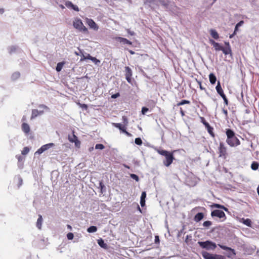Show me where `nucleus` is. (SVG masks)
I'll use <instances>...</instances> for the list:
<instances>
[{
  "label": "nucleus",
  "mask_w": 259,
  "mask_h": 259,
  "mask_svg": "<svg viewBox=\"0 0 259 259\" xmlns=\"http://www.w3.org/2000/svg\"><path fill=\"white\" fill-rule=\"evenodd\" d=\"M226 134L227 136L226 142L230 147H236L240 145V141L235 136L233 131L231 129H227Z\"/></svg>",
  "instance_id": "nucleus-1"
},
{
  "label": "nucleus",
  "mask_w": 259,
  "mask_h": 259,
  "mask_svg": "<svg viewBox=\"0 0 259 259\" xmlns=\"http://www.w3.org/2000/svg\"><path fill=\"white\" fill-rule=\"evenodd\" d=\"M113 125L116 128H118L119 130L123 132V131H125L126 130V127L125 125H123L119 123H113Z\"/></svg>",
  "instance_id": "nucleus-22"
},
{
  "label": "nucleus",
  "mask_w": 259,
  "mask_h": 259,
  "mask_svg": "<svg viewBox=\"0 0 259 259\" xmlns=\"http://www.w3.org/2000/svg\"><path fill=\"white\" fill-rule=\"evenodd\" d=\"M29 150H30V149H29V148L28 147H25L23 149V150H22V151L21 152V153H22V155H26L28 153V152H29Z\"/></svg>",
  "instance_id": "nucleus-31"
},
{
  "label": "nucleus",
  "mask_w": 259,
  "mask_h": 259,
  "mask_svg": "<svg viewBox=\"0 0 259 259\" xmlns=\"http://www.w3.org/2000/svg\"><path fill=\"white\" fill-rule=\"evenodd\" d=\"M217 93L221 96L225 95L224 91L221 87L220 82L218 81L217 85L215 87Z\"/></svg>",
  "instance_id": "nucleus-17"
},
{
  "label": "nucleus",
  "mask_w": 259,
  "mask_h": 259,
  "mask_svg": "<svg viewBox=\"0 0 259 259\" xmlns=\"http://www.w3.org/2000/svg\"><path fill=\"white\" fill-rule=\"evenodd\" d=\"M43 112H44L42 111H39L37 109H33L32 110V114H31V119H32L35 118L39 114H42Z\"/></svg>",
  "instance_id": "nucleus-18"
},
{
  "label": "nucleus",
  "mask_w": 259,
  "mask_h": 259,
  "mask_svg": "<svg viewBox=\"0 0 259 259\" xmlns=\"http://www.w3.org/2000/svg\"><path fill=\"white\" fill-rule=\"evenodd\" d=\"M42 222V216L40 214H39V215H38V218L37 222H36V226L39 229H41Z\"/></svg>",
  "instance_id": "nucleus-25"
},
{
  "label": "nucleus",
  "mask_w": 259,
  "mask_h": 259,
  "mask_svg": "<svg viewBox=\"0 0 259 259\" xmlns=\"http://www.w3.org/2000/svg\"><path fill=\"white\" fill-rule=\"evenodd\" d=\"M198 243L201 248L207 250H214L217 247L216 244L211 241H199Z\"/></svg>",
  "instance_id": "nucleus-4"
},
{
  "label": "nucleus",
  "mask_w": 259,
  "mask_h": 259,
  "mask_svg": "<svg viewBox=\"0 0 259 259\" xmlns=\"http://www.w3.org/2000/svg\"><path fill=\"white\" fill-rule=\"evenodd\" d=\"M211 224H212L211 222H210L209 221H206L203 223V225L204 227H209L210 226H211Z\"/></svg>",
  "instance_id": "nucleus-36"
},
{
  "label": "nucleus",
  "mask_w": 259,
  "mask_h": 259,
  "mask_svg": "<svg viewBox=\"0 0 259 259\" xmlns=\"http://www.w3.org/2000/svg\"><path fill=\"white\" fill-rule=\"evenodd\" d=\"M208 77L209 81L211 83V84H214L217 81V77L213 73H211L209 74Z\"/></svg>",
  "instance_id": "nucleus-21"
},
{
  "label": "nucleus",
  "mask_w": 259,
  "mask_h": 259,
  "mask_svg": "<svg viewBox=\"0 0 259 259\" xmlns=\"http://www.w3.org/2000/svg\"><path fill=\"white\" fill-rule=\"evenodd\" d=\"M210 44L213 46L216 51H221L223 47L221 46L218 42H216L213 40H210Z\"/></svg>",
  "instance_id": "nucleus-16"
},
{
  "label": "nucleus",
  "mask_w": 259,
  "mask_h": 259,
  "mask_svg": "<svg viewBox=\"0 0 259 259\" xmlns=\"http://www.w3.org/2000/svg\"><path fill=\"white\" fill-rule=\"evenodd\" d=\"M86 59L91 60L92 56H91L89 54H87V56H85Z\"/></svg>",
  "instance_id": "nucleus-54"
},
{
  "label": "nucleus",
  "mask_w": 259,
  "mask_h": 259,
  "mask_svg": "<svg viewBox=\"0 0 259 259\" xmlns=\"http://www.w3.org/2000/svg\"><path fill=\"white\" fill-rule=\"evenodd\" d=\"M100 186L101 189H102L103 188V187H104V185L102 183H100Z\"/></svg>",
  "instance_id": "nucleus-59"
},
{
  "label": "nucleus",
  "mask_w": 259,
  "mask_h": 259,
  "mask_svg": "<svg viewBox=\"0 0 259 259\" xmlns=\"http://www.w3.org/2000/svg\"><path fill=\"white\" fill-rule=\"evenodd\" d=\"M54 144L50 143L47 144L42 145L39 149H38L35 153V154H40L44 151L54 146Z\"/></svg>",
  "instance_id": "nucleus-8"
},
{
  "label": "nucleus",
  "mask_w": 259,
  "mask_h": 259,
  "mask_svg": "<svg viewBox=\"0 0 259 259\" xmlns=\"http://www.w3.org/2000/svg\"><path fill=\"white\" fill-rule=\"evenodd\" d=\"M154 2V0H145L144 2L145 4H151Z\"/></svg>",
  "instance_id": "nucleus-49"
},
{
  "label": "nucleus",
  "mask_w": 259,
  "mask_h": 259,
  "mask_svg": "<svg viewBox=\"0 0 259 259\" xmlns=\"http://www.w3.org/2000/svg\"><path fill=\"white\" fill-rule=\"evenodd\" d=\"M148 111V108L145 107H144L142 109V113L143 114H145V113Z\"/></svg>",
  "instance_id": "nucleus-42"
},
{
  "label": "nucleus",
  "mask_w": 259,
  "mask_h": 259,
  "mask_svg": "<svg viewBox=\"0 0 259 259\" xmlns=\"http://www.w3.org/2000/svg\"><path fill=\"white\" fill-rule=\"evenodd\" d=\"M97 230V228L96 226H92L88 228L87 231L89 233H93L96 232Z\"/></svg>",
  "instance_id": "nucleus-30"
},
{
  "label": "nucleus",
  "mask_w": 259,
  "mask_h": 259,
  "mask_svg": "<svg viewBox=\"0 0 259 259\" xmlns=\"http://www.w3.org/2000/svg\"><path fill=\"white\" fill-rule=\"evenodd\" d=\"M155 243H159V238L158 236H156L155 237Z\"/></svg>",
  "instance_id": "nucleus-53"
},
{
  "label": "nucleus",
  "mask_w": 259,
  "mask_h": 259,
  "mask_svg": "<svg viewBox=\"0 0 259 259\" xmlns=\"http://www.w3.org/2000/svg\"><path fill=\"white\" fill-rule=\"evenodd\" d=\"M223 112L226 115V116H228V111H227V110L226 109H223Z\"/></svg>",
  "instance_id": "nucleus-55"
},
{
  "label": "nucleus",
  "mask_w": 259,
  "mask_h": 259,
  "mask_svg": "<svg viewBox=\"0 0 259 259\" xmlns=\"http://www.w3.org/2000/svg\"><path fill=\"white\" fill-rule=\"evenodd\" d=\"M65 62H59L57 64V66H56V70L57 72H60L64 65L65 64Z\"/></svg>",
  "instance_id": "nucleus-26"
},
{
  "label": "nucleus",
  "mask_w": 259,
  "mask_h": 259,
  "mask_svg": "<svg viewBox=\"0 0 259 259\" xmlns=\"http://www.w3.org/2000/svg\"><path fill=\"white\" fill-rule=\"evenodd\" d=\"M79 105L80 107H81L82 108L84 109L85 110H87L88 108V106L87 104L79 103Z\"/></svg>",
  "instance_id": "nucleus-43"
},
{
  "label": "nucleus",
  "mask_w": 259,
  "mask_h": 259,
  "mask_svg": "<svg viewBox=\"0 0 259 259\" xmlns=\"http://www.w3.org/2000/svg\"><path fill=\"white\" fill-rule=\"evenodd\" d=\"M205 126L207 130L208 129L209 127H211V126L208 122L206 124H205Z\"/></svg>",
  "instance_id": "nucleus-56"
},
{
  "label": "nucleus",
  "mask_w": 259,
  "mask_h": 259,
  "mask_svg": "<svg viewBox=\"0 0 259 259\" xmlns=\"http://www.w3.org/2000/svg\"><path fill=\"white\" fill-rule=\"evenodd\" d=\"M123 133H125V135L126 136H127L128 137H131L132 136V134L130 133H128V132H127L126 131V130L125 131H123Z\"/></svg>",
  "instance_id": "nucleus-50"
},
{
  "label": "nucleus",
  "mask_w": 259,
  "mask_h": 259,
  "mask_svg": "<svg viewBox=\"0 0 259 259\" xmlns=\"http://www.w3.org/2000/svg\"><path fill=\"white\" fill-rule=\"evenodd\" d=\"M86 23L90 26L91 28H92L95 30H97L99 29L98 26L92 19L86 18Z\"/></svg>",
  "instance_id": "nucleus-11"
},
{
  "label": "nucleus",
  "mask_w": 259,
  "mask_h": 259,
  "mask_svg": "<svg viewBox=\"0 0 259 259\" xmlns=\"http://www.w3.org/2000/svg\"><path fill=\"white\" fill-rule=\"evenodd\" d=\"M115 39L116 40H117L118 41H119L121 43H123L124 44H127L129 45H132V42L131 41L128 40L126 38H123L122 37H117L115 38Z\"/></svg>",
  "instance_id": "nucleus-14"
},
{
  "label": "nucleus",
  "mask_w": 259,
  "mask_h": 259,
  "mask_svg": "<svg viewBox=\"0 0 259 259\" xmlns=\"http://www.w3.org/2000/svg\"><path fill=\"white\" fill-rule=\"evenodd\" d=\"M196 81L198 83V84H199V88H200V89L201 90H205V88H203L202 86V84H201V82L199 80H198L197 79H196Z\"/></svg>",
  "instance_id": "nucleus-41"
},
{
  "label": "nucleus",
  "mask_w": 259,
  "mask_h": 259,
  "mask_svg": "<svg viewBox=\"0 0 259 259\" xmlns=\"http://www.w3.org/2000/svg\"><path fill=\"white\" fill-rule=\"evenodd\" d=\"M211 215L212 217H217L220 219L221 218H224L226 219V215L224 212L222 210H219V209H215L211 211Z\"/></svg>",
  "instance_id": "nucleus-9"
},
{
  "label": "nucleus",
  "mask_w": 259,
  "mask_h": 259,
  "mask_svg": "<svg viewBox=\"0 0 259 259\" xmlns=\"http://www.w3.org/2000/svg\"><path fill=\"white\" fill-rule=\"evenodd\" d=\"M122 119H123L124 123L125 125H126L128 123V120H127V118L125 116H123Z\"/></svg>",
  "instance_id": "nucleus-48"
},
{
  "label": "nucleus",
  "mask_w": 259,
  "mask_h": 259,
  "mask_svg": "<svg viewBox=\"0 0 259 259\" xmlns=\"http://www.w3.org/2000/svg\"><path fill=\"white\" fill-rule=\"evenodd\" d=\"M120 96L119 93H117L116 94H113L111 96V98L113 99H115L117 97H118Z\"/></svg>",
  "instance_id": "nucleus-47"
},
{
  "label": "nucleus",
  "mask_w": 259,
  "mask_h": 259,
  "mask_svg": "<svg viewBox=\"0 0 259 259\" xmlns=\"http://www.w3.org/2000/svg\"><path fill=\"white\" fill-rule=\"evenodd\" d=\"M181 101L183 105L190 104V101H189V100H183Z\"/></svg>",
  "instance_id": "nucleus-45"
},
{
  "label": "nucleus",
  "mask_w": 259,
  "mask_h": 259,
  "mask_svg": "<svg viewBox=\"0 0 259 259\" xmlns=\"http://www.w3.org/2000/svg\"><path fill=\"white\" fill-rule=\"evenodd\" d=\"M210 33L211 36L214 39H218L219 38V35L218 33L215 30L210 29Z\"/></svg>",
  "instance_id": "nucleus-24"
},
{
  "label": "nucleus",
  "mask_w": 259,
  "mask_h": 259,
  "mask_svg": "<svg viewBox=\"0 0 259 259\" xmlns=\"http://www.w3.org/2000/svg\"><path fill=\"white\" fill-rule=\"evenodd\" d=\"M4 12V9L3 8H0V14H3Z\"/></svg>",
  "instance_id": "nucleus-60"
},
{
  "label": "nucleus",
  "mask_w": 259,
  "mask_h": 259,
  "mask_svg": "<svg viewBox=\"0 0 259 259\" xmlns=\"http://www.w3.org/2000/svg\"><path fill=\"white\" fill-rule=\"evenodd\" d=\"M201 122L205 125V124H206L207 122L206 121L205 118L203 117H200Z\"/></svg>",
  "instance_id": "nucleus-46"
},
{
  "label": "nucleus",
  "mask_w": 259,
  "mask_h": 259,
  "mask_svg": "<svg viewBox=\"0 0 259 259\" xmlns=\"http://www.w3.org/2000/svg\"><path fill=\"white\" fill-rule=\"evenodd\" d=\"M130 176L132 179L136 180L137 182L139 181V178L137 175L132 174L130 175Z\"/></svg>",
  "instance_id": "nucleus-38"
},
{
  "label": "nucleus",
  "mask_w": 259,
  "mask_h": 259,
  "mask_svg": "<svg viewBox=\"0 0 259 259\" xmlns=\"http://www.w3.org/2000/svg\"><path fill=\"white\" fill-rule=\"evenodd\" d=\"M211 207L217 208H221V209H222V208H224V205H221V204H216V203L213 204L211 205Z\"/></svg>",
  "instance_id": "nucleus-35"
},
{
  "label": "nucleus",
  "mask_w": 259,
  "mask_h": 259,
  "mask_svg": "<svg viewBox=\"0 0 259 259\" xmlns=\"http://www.w3.org/2000/svg\"><path fill=\"white\" fill-rule=\"evenodd\" d=\"M221 97L223 99L224 103L225 104V105L227 106L228 105V100L226 95H224L222 96Z\"/></svg>",
  "instance_id": "nucleus-39"
},
{
  "label": "nucleus",
  "mask_w": 259,
  "mask_h": 259,
  "mask_svg": "<svg viewBox=\"0 0 259 259\" xmlns=\"http://www.w3.org/2000/svg\"><path fill=\"white\" fill-rule=\"evenodd\" d=\"M105 146L102 144H97L95 146V149L102 150L104 149Z\"/></svg>",
  "instance_id": "nucleus-34"
},
{
  "label": "nucleus",
  "mask_w": 259,
  "mask_h": 259,
  "mask_svg": "<svg viewBox=\"0 0 259 259\" xmlns=\"http://www.w3.org/2000/svg\"><path fill=\"white\" fill-rule=\"evenodd\" d=\"M204 214L202 212H198L194 217V221L198 222L203 219Z\"/></svg>",
  "instance_id": "nucleus-20"
},
{
  "label": "nucleus",
  "mask_w": 259,
  "mask_h": 259,
  "mask_svg": "<svg viewBox=\"0 0 259 259\" xmlns=\"http://www.w3.org/2000/svg\"><path fill=\"white\" fill-rule=\"evenodd\" d=\"M86 60V58H85V56L82 54V56H81V59H80V61H83L84 60Z\"/></svg>",
  "instance_id": "nucleus-52"
},
{
  "label": "nucleus",
  "mask_w": 259,
  "mask_h": 259,
  "mask_svg": "<svg viewBox=\"0 0 259 259\" xmlns=\"http://www.w3.org/2000/svg\"><path fill=\"white\" fill-rule=\"evenodd\" d=\"M219 246V247L220 248H221L222 249H224V250H229V251H231L233 254L234 255H235L236 254V252H235V251L234 249L231 248V247H227L226 246H224V245H221V244H219L218 245Z\"/></svg>",
  "instance_id": "nucleus-23"
},
{
  "label": "nucleus",
  "mask_w": 259,
  "mask_h": 259,
  "mask_svg": "<svg viewBox=\"0 0 259 259\" xmlns=\"http://www.w3.org/2000/svg\"><path fill=\"white\" fill-rule=\"evenodd\" d=\"M135 143L138 145H141L142 144V141L140 138H137L135 140Z\"/></svg>",
  "instance_id": "nucleus-33"
},
{
  "label": "nucleus",
  "mask_w": 259,
  "mask_h": 259,
  "mask_svg": "<svg viewBox=\"0 0 259 259\" xmlns=\"http://www.w3.org/2000/svg\"><path fill=\"white\" fill-rule=\"evenodd\" d=\"M146 197V193L145 192H143L141 194L140 204L142 207L145 205V198Z\"/></svg>",
  "instance_id": "nucleus-19"
},
{
  "label": "nucleus",
  "mask_w": 259,
  "mask_h": 259,
  "mask_svg": "<svg viewBox=\"0 0 259 259\" xmlns=\"http://www.w3.org/2000/svg\"><path fill=\"white\" fill-rule=\"evenodd\" d=\"M68 239L72 240L74 237V235L72 233H68L67 235Z\"/></svg>",
  "instance_id": "nucleus-40"
},
{
  "label": "nucleus",
  "mask_w": 259,
  "mask_h": 259,
  "mask_svg": "<svg viewBox=\"0 0 259 259\" xmlns=\"http://www.w3.org/2000/svg\"><path fill=\"white\" fill-rule=\"evenodd\" d=\"M98 243L101 247L103 248H107V244L105 243L104 240L102 239H100L98 240Z\"/></svg>",
  "instance_id": "nucleus-27"
},
{
  "label": "nucleus",
  "mask_w": 259,
  "mask_h": 259,
  "mask_svg": "<svg viewBox=\"0 0 259 259\" xmlns=\"http://www.w3.org/2000/svg\"><path fill=\"white\" fill-rule=\"evenodd\" d=\"M26 120V116H23L22 118V121H25Z\"/></svg>",
  "instance_id": "nucleus-61"
},
{
  "label": "nucleus",
  "mask_w": 259,
  "mask_h": 259,
  "mask_svg": "<svg viewBox=\"0 0 259 259\" xmlns=\"http://www.w3.org/2000/svg\"><path fill=\"white\" fill-rule=\"evenodd\" d=\"M180 113L182 116H184L185 115V112L182 108H180Z\"/></svg>",
  "instance_id": "nucleus-51"
},
{
  "label": "nucleus",
  "mask_w": 259,
  "mask_h": 259,
  "mask_svg": "<svg viewBox=\"0 0 259 259\" xmlns=\"http://www.w3.org/2000/svg\"><path fill=\"white\" fill-rule=\"evenodd\" d=\"M226 44L228 45V47H226V48L223 47L222 49L223 50H222L221 51L223 52V53L225 55L230 54L231 56H232V50H231V47L229 45V43L227 42V43H226Z\"/></svg>",
  "instance_id": "nucleus-15"
},
{
  "label": "nucleus",
  "mask_w": 259,
  "mask_h": 259,
  "mask_svg": "<svg viewBox=\"0 0 259 259\" xmlns=\"http://www.w3.org/2000/svg\"><path fill=\"white\" fill-rule=\"evenodd\" d=\"M235 34H236L235 31H234V33L230 35V38L233 37Z\"/></svg>",
  "instance_id": "nucleus-62"
},
{
  "label": "nucleus",
  "mask_w": 259,
  "mask_h": 259,
  "mask_svg": "<svg viewBox=\"0 0 259 259\" xmlns=\"http://www.w3.org/2000/svg\"><path fill=\"white\" fill-rule=\"evenodd\" d=\"M23 183V180L21 178L19 177L18 178V187H20Z\"/></svg>",
  "instance_id": "nucleus-44"
},
{
  "label": "nucleus",
  "mask_w": 259,
  "mask_h": 259,
  "mask_svg": "<svg viewBox=\"0 0 259 259\" xmlns=\"http://www.w3.org/2000/svg\"><path fill=\"white\" fill-rule=\"evenodd\" d=\"M201 254L204 259H225L223 255L213 254L207 251H202Z\"/></svg>",
  "instance_id": "nucleus-6"
},
{
  "label": "nucleus",
  "mask_w": 259,
  "mask_h": 259,
  "mask_svg": "<svg viewBox=\"0 0 259 259\" xmlns=\"http://www.w3.org/2000/svg\"><path fill=\"white\" fill-rule=\"evenodd\" d=\"M259 164L257 162L254 161L251 163V168L252 170H256L258 168Z\"/></svg>",
  "instance_id": "nucleus-28"
},
{
  "label": "nucleus",
  "mask_w": 259,
  "mask_h": 259,
  "mask_svg": "<svg viewBox=\"0 0 259 259\" xmlns=\"http://www.w3.org/2000/svg\"><path fill=\"white\" fill-rule=\"evenodd\" d=\"M181 105H183V104L182 103V101H181V102H179V103H178L177 104V106H181Z\"/></svg>",
  "instance_id": "nucleus-63"
},
{
  "label": "nucleus",
  "mask_w": 259,
  "mask_h": 259,
  "mask_svg": "<svg viewBox=\"0 0 259 259\" xmlns=\"http://www.w3.org/2000/svg\"><path fill=\"white\" fill-rule=\"evenodd\" d=\"M91 60H92L95 64H98L100 63V61L95 57H92Z\"/></svg>",
  "instance_id": "nucleus-37"
},
{
  "label": "nucleus",
  "mask_w": 259,
  "mask_h": 259,
  "mask_svg": "<svg viewBox=\"0 0 259 259\" xmlns=\"http://www.w3.org/2000/svg\"><path fill=\"white\" fill-rule=\"evenodd\" d=\"M73 27L80 32L88 33L89 31L86 27L83 25L82 21L79 18H75L73 21Z\"/></svg>",
  "instance_id": "nucleus-3"
},
{
  "label": "nucleus",
  "mask_w": 259,
  "mask_h": 259,
  "mask_svg": "<svg viewBox=\"0 0 259 259\" xmlns=\"http://www.w3.org/2000/svg\"><path fill=\"white\" fill-rule=\"evenodd\" d=\"M65 5L67 8L69 9H72L77 12L79 11L78 7L76 5L73 4L70 1H67L65 2Z\"/></svg>",
  "instance_id": "nucleus-12"
},
{
  "label": "nucleus",
  "mask_w": 259,
  "mask_h": 259,
  "mask_svg": "<svg viewBox=\"0 0 259 259\" xmlns=\"http://www.w3.org/2000/svg\"><path fill=\"white\" fill-rule=\"evenodd\" d=\"M242 223L244 225H246V226H247L248 227H250L251 226V220L249 219H245L243 218L242 219Z\"/></svg>",
  "instance_id": "nucleus-29"
},
{
  "label": "nucleus",
  "mask_w": 259,
  "mask_h": 259,
  "mask_svg": "<svg viewBox=\"0 0 259 259\" xmlns=\"http://www.w3.org/2000/svg\"><path fill=\"white\" fill-rule=\"evenodd\" d=\"M219 156L226 159L228 156L227 148L223 142H220L218 147Z\"/></svg>",
  "instance_id": "nucleus-5"
},
{
  "label": "nucleus",
  "mask_w": 259,
  "mask_h": 259,
  "mask_svg": "<svg viewBox=\"0 0 259 259\" xmlns=\"http://www.w3.org/2000/svg\"><path fill=\"white\" fill-rule=\"evenodd\" d=\"M156 151L160 155L165 157V159L163 161V164L166 167L169 166L175 159L173 152L163 149H157Z\"/></svg>",
  "instance_id": "nucleus-2"
},
{
  "label": "nucleus",
  "mask_w": 259,
  "mask_h": 259,
  "mask_svg": "<svg viewBox=\"0 0 259 259\" xmlns=\"http://www.w3.org/2000/svg\"><path fill=\"white\" fill-rule=\"evenodd\" d=\"M208 133L210 135L211 137L214 138L215 137V135L213 132V128L212 127H209L208 129L207 130Z\"/></svg>",
  "instance_id": "nucleus-32"
},
{
  "label": "nucleus",
  "mask_w": 259,
  "mask_h": 259,
  "mask_svg": "<svg viewBox=\"0 0 259 259\" xmlns=\"http://www.w3.org/2000/svg\"><path fill=\"white\" fill-rule=\"evenodd\" d=\"M67 227L68 229H69L70 230L72 229V227L70 225H67Z\"/></svg>",
  "instance_id": "nucleus-64"
},
{
  "label": "nucleus",
  "mask_w": 259,
  "mask_h": 259,
  "mask_svg": "<svg viewBox=\"0 0 259 259\" xmlns=\"http://www.w3.org/2000/svg\"><path fill=\"white\" fill-rule=\"evenodd\" d=\"M68 140L71 143H74L76 148H80V141L78 139L77 137L74 134V131L72 132V135H68Z\"/></svg>",
  "instance_id": "nucleus-7"
},
{
  "label": "nucleus",
  "mask_w": 259,
  "mask_h": 259,
  "mask_svg": "<svg viewBox=\"0 0 259 259\" xmlns=\"http://www.w3.org/2000/svg\"><path fill=\"white\" fill-rule=\"evenodd\" d=\"M21 128L22 131L25 134H28L30 132V126L28 124L23 122L22 124Z\"/></svg>",
  "instance_id": "nucleus-13"
},
{
  "label": "nucleus",
  "mask_w": 259,
  "mask_h": 259,
  "mask_svg": "<svg viewBox=\"0 0 259 259\" xmlns=\"http://www.w3.org/2000/svg\"><path fill=\"white\" fill-rule=\"evenodd\" d=\"M243 23V21H240L239 23H237V25H239V26H241L242 25V24Z\"/></svg>",
  "instance_id": "nucleus-58"
},
{
  "label": "nucleus",
  "mask_w": 259,
  "mask_h": 259,
  "mask_svg": "<svg viewBox=\"0 0 259 259\" xmlns=\"http://www.w3.org/2000/svg\"><path fill=\"white\" fill-rule=\"evenodd\" d=\"M128 52L131 55H134L135 53V52L132 50H129Z\"/></svg>",
  "instance_id": "nucleus-57"
},
{
  "label": "nucleus",
  "mask_w": 259,
  "mask_h": 259,
  "mask_svg": "<svg viewBox=\"0 0 259 259\" xmlns=\"http://www.w3.org/2000/svg\"><path fill=\"white\" fill-rule=\"evenodd\" d=\"M125 76L126 80L128 82L131 83L132 76V69L128 66H126L125 67Z\"/></svg>",
  "instance_id": "nucleus-10"
}]
</instances>
